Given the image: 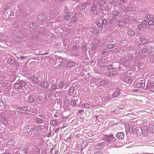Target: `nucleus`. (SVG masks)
Segmentation results:
<instances>
[{"label": "nucleus", "mask_w": 154, "mask_h": 154, "mask_svg": "<svg viewBox=\"0 0 154 154\" xmlns=\"http://www.w3.org/2000/svg\"><path fill=\"white\" fill-rule=\"evenodd\" d=\"M64 12L66 15L64 17V19L66 20H68L70 19L71 16L72 15L73 13L72 12H69L67 8L65 9Z\"/></svg>", "instance_id": "obj_1"}, {"label": "nucleus", "mask_w": 154, "mask_h": 154, "mask_svg": "<svg viewBox=\"0 0 154 154\" xmlns=\"http://www.w3.org/2000/svg\"><path fill=\"white\" fill-rule=\"evenodd\" d=\"M134 79L133 78V76L131 77L128 74L126 75L125 79V82L127 83H131Z\"/></svg>", "instance_id": "obj_2"}, {"label": "nucleus", "mask_w": 154, "mask_h": 154, "mask_svg": "<svg viewBox=\"0 0 154 154\" xmlns=\"http://www.w3.org/2000/svg\"><path fill=\"white\" fill-rule=\"evenodd\" d=\"M116 137L119 140L123 139L124 137V133L122 132L119 133L116 135Z\"/></svg>", "instance_id": "obj_3"}, {"label": "nucleus", "mask_w": 154, "mask_h": 154, "mask_svg": "<svg viewBox=\"0 0 154 154\" xmlns=\"http://www.w3.org/2000/svg\"><path fill=\"white\" fill-rule=\"evenodd\" d=\"M107 140L109 141H115L116 138L113 137V135L107 136L106 137Z\"/></svg>", "instance_id": "obj_4"}, {"label": "nucleus", "mask_w": 154, "mask_h": 154, "mask_svg": "<svg viewBox=\"0 0 154 154\" xmlns=\"http://www.w3.org/2000/svg\"><path fill=\"white\" fill-rule=\"evenodd\" d=\"M149 131L152 133L154 132V125L152 124H149L148 126Z\"/></svg>", "instance_id": "obj_5"}, {"label": "nucleus", "mask_w": 154, "mask_h": 154, "mask_svg": "<svg viewBox=\"0 0 154 154\" xmlns=\"http://www.w3.org/2000/svg\"><path fill=\"white\" fill-rule=\"evenodd\" d=\"M109 83L108 80L106 79H104L100 82V84L101 86H105L107 85Z\"/></svg>", "instance_id": "obj_6"}, {"label": "nucleus", "mask_w": 154, "mask_h": 154, "mask_svg": "<svg viewBox=\"0 0 154 154\" xmlns=\"http://www.w3.org/2000/svg\"><path fill=\"white\" fill-rule=\"evenodd\" d=\"M112 14L113 16H112V18L113 19H115V16H118L119 14V13L118 11L114 10L112 11Z\"/></svg>", "instance_id": "obj_7"}, {"label": "nucleus", "mask_w": 154, "mask_h": 154, "mask_svg": "<svg viewBox=\"0 0 154 154\" xmlns=\"http://www.w3.org/2000/svg\"><path fill=\"white\" fill-rule=\"evenodd\" d=\"M31 127L29 126L26 127L24 129V131L26 133H29L31 131Z\"/></svg>", "instance_id": "obj_8"}, {"label": "nucleus", "mask_w": 154, "mask_h": 154, "mask_svg": "<svg viewBox=\"0 0 154 154\" xmlns=\"http://www.w3.org/2000/svg\"><path fill=\"white\" fill-rule=\"evenodd\" d=\"M99 31V30L97 28H95L93 29L91 32L94 35H97L98 34Z\"/></svg>", "instance_id": "obj_9"}, {"label": "nucleus", "mask_w": 154, "mask_h": 154, "mask_svg": "<svg viewBox=\"0 0 154 154\" xmlns=\"http://www.w3.org/2000/svg\"><path fill=\"white\" fill-rule=\"evenodd\" d=\"M138 128H137L135 125L133 126L132 128L130 130V131L132 133L134 134L135 132H136V130Z\"/></svg>", "instance_id": "obj_10"}, {"label": "nucleus", "mask_w": 154, "mask_h": 154, "mask_svg": "<svg viewBox=\"0 0 154 154\" xmlns=\"http://www.w3.org/2000/svg\"><path fill=\"white\" fill-rule=\"evenodd\" d=\"M65 84L64 82L63 81H61L59 83L58 85V88H59L62 89L64 86Z\"/></svg>", "instance_id": "obj_11"}, {"label": "nucleus", "mask_w": 154, "mask_h": 154, "mask_svg": "<svg viewBox=\"0 0 154 154\" xmlns=\"http://www.w3.org/2000/svg\"><path fill=\"white\" fill-rule=\"evenodd\" d=\"M41 127L40 126H36L33 128V131L34 133H36L38 131H40L41 130Z\"/></svg>", "instance_id": "obj_12"}, {"label": "nucleus", "mask_w": 154, "mask_h": 154, "mask_svg": "<svg viewBox=\"0 0 154 154\" xmlns=\"http://www.w3.org/2000/svg\"><path fill=\"white\" fill-rule=\"evenodd\" d=\"M120 91H117L115 92L112 94V96L113 98L118 97L120 94Z\"/></svg>", "instance_id": "obj_13"}, {"label": "nucleus", "mask_w": 154, "mask_h": 154, "mask_svg": "<svg viewBox=\"0 0 154 154\" xmlns=\"http://www.w3.org/2000/svg\"><path fill=\"white\" fill-rule=\"evenodd\" d=\"M41 85L42 86L45 88H48L49 86L47 82H42Z\"/></svg>", "instance_id": "obj_14"}, {"label": "nucleus", "mask_w": 154, "mask_h": 154, "mask_svg": "<svg viewBox=\"0 0 154 154\" xmlns=\"http://www.w3.org/2000/svg\"><path fill=\"white\" fill-rule=\"evenodd\" d=\"M128 33L129 35L132 36H134L135 34V32L131 29L129 30L128 32Z\"/></svg>", "instance_id": "obj_15"}, {"label": "nucleus", "mask_w": 154, "mask_h": 154, "mask_svg": "<svg viewBox=\"0 0 154 154\" xmlns=\"http://www.w3.org/2000/svg\"><path fill=\"white\" fill-rule=\"evenodd\" d=\"M81 107L88 109L90 107V106L88 104H83L81 105Z\"/></svg>", "instance_id": "obj_16"}, {"label": "nucleus", "mask_w": 154, "mask_h": 154, "mask_svg": "<svg viewBox=\"0 0 154 154\" xmlns=\"http://www.w3.org/2000/svg\"><path fill=\"white\" fill-rule=\"evenodd\" d=\"M71 105L72 106H76L77 103L75 101V100L74 99H71Z\"/></svg>", "instance_id": "obj_17"}, {"label": "nucleus", "mask_w": 154, "mask_h": 154, "mask_svg": "<svg viewBox=\"0 0 154 154\" xmlns=\"http://www.w3.org/2000/svg\"><path fill=\"white\" fill-rule=\"evenodd\" d=\"M91 10L93 12V14L96 15L97 14V9L94 7H91Z\"/></svg>", "instance_id": "obj_18"}, {"label": "nucleus", "mask_w": 154, "mask_h": 154, "mask_svg": "<svg viewBox=\"0 0 154 154\" xmlns=\"http://www.w3.org/2000/svg\"><path fill=\"white\" fill-rule=\"evenodd\" d=\"M28 101L30 103H32L34 102V98L31 96H29L28 97Z\"/></svg>", "instance_id": "obj_19"}, {"label": "nucleus", "mask_w": 154, "mask_h": 154, "mask_svg": "<svg viewBox=\"0 0 154 154\" xmlns=\"http://www.w3.org/2000/svg\"><path fill=\"white\" fill-rule=\"evenodd\" d=\"M141 130L140 128H139L136 130L134 134H137L138 136H140L141 134Z\"/></svg>", "instance_id": "obj_20"}, {"label": "nucleus", "mask_w": 154, "mask_h": 154, "mask_svg": "<svg viewBox=\"0 0 154 154\" xmlns=\"http://www.w3.org/2000/svg\"><path fill=\"white\" fill-rule=\"evenodd\" d=\"M145 86V84L144 83H139L137 85V86L139 88L144 87Z\"/></svg>", "instance_id": "obj_21"}, {"label": "nucleus", "mask_w": 154, "mask_h": 154, "mask_svg": "<svg viewBox=\"0 0 154 154\" xmlns=\"http://www.w3.org/2000/svg\"><path fill=\"white\" fill-rule=\"evenodd\" d=\"M90 46L91 47V48L93 50L96 49L97 47L96 44L94 43H91L90 44Z\"/></svg>", "instance_id": "obj_22"}, {"label": "nucleus", "mask_w": 154, "mask_h": 154, "mask_svg": "<svg viewBox=\"0 0 154 154\" xmlns=\"http://www.w3.org/2000/svg\"><path fill=\"white\" fill-rule=\"evenodd\" d=\"M15 141L14 140H11L8 141V143L9 145H13L15 143Z\"/></svg>", "instance_id": "obj_23"}, {"label": "nucleus", "mask_w": 154, "mask_h": 154, "mask_svg": "<svg viewBox=\"0 0 154 154\" xmlns=\"http://www.w3.org/2000/svg\"><path fill=\"white\" fill-rule=\"evenodd\" d=\"M115 45L114 44H109L107 45V47L108 49L113 48L115 47Z\"/></svg>", "instance_id": "obj_24"}, {"label": "nucleus", "mask_w": 154, "mask_h": 154, "mask_svg": "<svg viewBox=\"0 0 154 154\" xmlns=\"http://www.w3.org/2000/svg\"><path fill=\"white\" fill-rule=\"evenodd\" d=\"M50 122L51 125L54 126H56L57 124V122L56 120H51Z\"/></svg>", "instance_id": "obj_25"}, {"label": "nucleus", "mask_w": 154, "mask_h": 154, "mask_svg": "<svg viewBox=\"0 0 154 154\" xmlns=\"http://www.w3.org/2000/svg\"><path fill=\"white\" fill-rule=\"evenodd\" d=\"M18 109L20 110L23 111H27V108L25 106H23V107H19L18 108Z\"/></svg>", "instance_id": "obj_26"}, {"label": "nucleus", "mask_w": 154, "mask_h": 154, "mask_svg": "<svg viewBox=\"0 0 154 154\" xmlns=\"http://www.w3.org/2000/svg\"><path fill=\"white\" fill-rule=\"evenodd\" d=\"M119 26L120 27H123L125 25L124 22L121 21H119L118 22Z\"/></svg>", "instance_id": "obj_27"}, {"label": "nucleus", "mask_w": 154, "mask_h": 154, "mask_svg": "<svg viewBox=\"0 0 154 154\" xmlns=\"http://www.w3.org/2000/svg\"><path fill=\"white\" fill-rule=\"evenodd\" d=\"M14 87L17 89H20V84H19V83H16L14 85Z\"/></svg>", "instance_id": "obj_28"}, {"label": "nucleus", "mask_w": 154, "mask_h": 154, "mask_svg": "<svg viewBox=\"0 0 154 154\" xmlns=\"http://www.w3.org/2000/svg\"><path fill=\"white\" fill-rule=\"evenodd\" d=\"M118 74V73L116 71H112L110 72V74L111 75H114Z\"/></svg>", "instance_id": "obj_29"}, {"label": "nucleus", "mask_w": 154, "mask_h": 154, "mask_svg": "<svg viewBox=\"0 0 154 154\" xmlns=\"http://www.w3.org/2000/svg\"><path fill=\"white\" fill-rule=\"evenodd\" d=\"M71 20L73 22H75L77 21V17L76 16H74L71 19Z\"/></svg>", "instance_id": "obj_30"}, {"label": "nucleus", "mask_w": 154, "mask_h": 154, "mask_svg": "<svg viewBox=\"0 0 154 154\" xmlns=\"http://www.w3.org/2000/svg\"><path fill=\"white\" fill-rule=\"evenodd\" d=\"M2 122L4 124H7L8 123V122L5 118H2L1 119Z\"/></svg>", "instance_id": "obj_31"}, {"label": "nucleus", "mask_w": 154, "mask_h": 154, "mask_svg": "<svg viewBox=\"0 0 154 154\" xmlns=\"http://www.w3.org/2000/svg\"><path fill=\"white\" fill-rule=\"evenodd\" d=\"M101 149L104 148V146L106 145V143H100Z\"/></svg>", "instance_id": "obj_32"}, {"label": "nucleus", "mask_w": 154, "mask_h": 154, "mask_svg": "<svg viewBox=\"0 0 154 154\" xmlns=\"http://www.w3.org/2000/svg\"><path fill=\"white\" fill-rule=\"evenodd\" d=\"M8 84V83L7 82H3L1 83V85L3 87H6Z\"/></svg>", "instance_id": "obj_33"}, {"label": "nucleus", "mask_w": 154, "mask_h": 154, "mask_svg": "<svg viewBox=\"0 0 154 154\" xmlns=\"http://www.w3.org/2000/svg\"><path fill=\"white\" fill-rule=\"evenodd\" d=\"M7 63L9 64L12 65L14 64V61L11 59H10L8 60Z\"/></svg>", "instance_id": "obj_34"}, {"label": "nucleus", "mask_w": 154, "mask_h": 154, "mask_svg": "<svg viewBox=\"0 0 154 154\" xmlns=\"http://www.w3.org/2000/svg\"><path fill=\"white\" fill-rule=\"evenodd\" d=\"M57 88V84H54L51 86V88L53 90H55Z\"/></svg>", "instance_id": "obj_35"}, {"label": "nucleus", "mask_w": 154, "mask_h": 154, "mask_svg": "<svg viewBox=\"0 0 154 154\" xmlns=\"http://www.w3.org/2000/svg\"><path fill=\"white\" fill-rule=\"evenodd\" d=\"M141 42L143 44H146L147 42V40L146 38H142L141 39Z\"/></svg>", "instance_id": "obj_36"}, {"label": "nucleus", "mask_w": 154, "mask_h": 154, "mask_svg": "<svg viewBox=\"0 0 154 154\" xmlns=\"http://www.w3.org/2000/svg\"><path fill=\"white\" fill-rule=\"evenodd\" d=\"M148 51V49L147 48H143L142 50L141 51L143 53H146Z\"/></svg>", "instance_id": "obj_37"}, {"label": "nucleus", "mask_w": 154, "mask_h": 154, "mask_svg": "<svg viewBox=\"0 0 154 154\" xmlns=\"http://www.w3.org/2000/svg\"><path fill=\"white\" fill-rule=\"evenodd\" d=\"M129 62L128 61H125L123 62L122 64L125 66H128L129 64Z\"/></svg>", "instance_id": "obj_38"}, {"label": "nucleus", "mask_w": 154, "mask_h": 154, "mask_svg": "<svg viewBox=\"0 0 154 154\" xmlns=\"http://www.w3.org/2000/svg\"><path fill=\"white\" fill-rule=\"evenodd\" d=\"M154 21L152 20H149L148 23V25L152 26L154 24Z\"/></svg>", "instance_id": "obj_39"}, {"label": "nucleus", "mask_w": 154, "mask_h": 154, "mask_svg": "<svg viewBox=\"0 0 154 154\" xmlns=\"http://www.w3.org/2000/svg\"><path fill=\"white\" fill-rule=\"evenodd\" d=\"M5 38L6 39L7 38H10V34L8 33H6L5 34Z\"/></svg>", "instance_id": "obj_40"}, {"label": "nucleus", "mask_w": 154, "mask_h": 154, "mask_svg": "<svg viewBox=\"0 0 154 154\" xmlns=\"http://www.w3.org/2000/svg\"><path fill=\"white\" fill-rule=\"evenodd\" d=\"M120 50L121 49L120 48H116L114 49L113 52L115 53L119 52L120 51Z\"/></svg>", "instance_id": "obj_41"}, {"label": "nucleus", "mask_w": 154, "mask_h": 154, "mask_svg": "<svg viewBox=\"0 0 154 154\" xmlns=\"http://www.w3.org/2000/svg\"><path fill=\"white\" fill-rule=\"evenodd\" d=\"M94 147L96 149H101L100 144L95 145L94 146Z\"/></svg>", "instance_id": "obj_42"}, {"label": "nucleus", "mask_w": 154, "mask_h": 154, "mask_svg": "<svg viewBox=\"0 0 154 154\" xmlns=\"http://www.w3.org/2000/svg\"><path fill=\"white\" fill-rule=\"evenodd\" d=\"M10 12L8 10H6L5 13V14H7V15H6V16L9 17L10 14Z\"/></svg>", "instance_id": "obj_43"}, {"label": "nucleus", "mask_w": 154, "mask_h": 154, "mask_svg": "<svg viewBox=\"0 0 154 154\" xmlns=\"http://www.w3.org/2000/svg\"><path fill=\"white\" fill-rule=\"evenodd\" d=\"M143 27V26L142 24H139L137 26V28L140 29H142Z\"/></svg>", "instance_id": "obj_44"}, {"label": "nucleus", "mask_w": 154, "mask_h": 154, "mask_svg": "<svg viewBox=\"0 0 154 154\" xmlns=\"http://www.w3.org/2000/svg\"><path fill=\"white\" fill-rule=\"evenodd\" d=\"M102 23L103 24L106 25L107 24V20L106 19H104L102 20Z\"/></svg>", "instance_id": "obj_45"}, {"label": "nucleus", "mask_w": 154, "mask_h": 154, "mask_svg": "<svg viewBox=\"0 0 154 154\" xmlns=\"http://www.w3.org/2000/svg\"><path fill=\"white\" fill-rule=\"evenodd\" d=\"M42 119L39 118H37L36 119V122L37 123L41 122H42Z\"/></svg>", "instance_id": "obj_46"}, {"label": "nucleus", "mask_w": 154, "mask_h": 154, "mask_svg": "<svg viewBox=\"0 0 154 154\" xmlns=\"http://www.w3.org/2000/svg\"><path fill=\"white\" fill-rule=\"evenodd\" d=\"M99 4L101 5H103L105 4V1L103 0L99 2Z\"/></svg>", "instance_id": "obj_47"}, {"label": "nucleus", "mask_w": 154, "mask_h": 154, "mask_svg": "<svg viewBox=\"0 0 154 154\" xmlns=\"http://www.w3.org/2000/svg\"><path fill=\"white\" fill-rule=\"evenodd\" d=\"M147 21H148L147 20H144L142 22V24L146 25L147 24Z\"/></svg>", "instance_id": "obj_48"}, {"label": "nucleus", "mask_w": 154, "mask_h": 154, "mask_svg": "<svg viewBox=\"0 0 154 154\" xmlns=\"http://www.w3.org/2000/svg\"><path fill=\"white\" fill-rule=\"evenodd\" d=\"M96 24L97 25V26L99 27H100L101 26V24L98 22H97L96 23Z\"/></svg>", "instance_id": "obj_49"}, {"label": "nucleus", "mask_w": 154, "mask_h": 154, "mask_svg": "<svg viewBox=\"0 0 154 154\" xmlns=\"http://www.w3.org/2000/svg\"><path fill=\"white\" fill-rule=\"evenodd\" d=\"M146 17L148 19H149L151 18V15L149 14H147L146 15Z\"/></svg>", "instance_id": "obj_50"}, {"label": "nucleus", "mask_w": 154, "mask_h": 154, "mask_svg": "<svg viewBox=\"0 0 154 154\" xmlns=\"http://www.w3.org/2000/svg\"><path fill=\"white\" fill-rule=\"evenodd\" d=\"M123 108H118V109H115L114 110V111H113L115 113H117V112H118V111H119V110L120 109H122Z\"/></svg>", "instance_id": "obj_51"}, {"label": "nucleus", "mask_w": 154, "mask_h": 154, "mask_svg": "<svg viewBox=\"0 0 154 154\" xmlns=\"http://www.w3.org/2000/svg\"><path fill=\"white\" fill-rule=\"evenodd\" d=\"M86 7V6L85 5H81V8L82 9H85V8Z\"/></svg>", "instance_id": "obj_52"}, {"label": "nucleus", "mask_w": 154, "mask_h": 154, "mask_svg": "<svg viewBox=\"0 0 154 154\" xmlns=\"http://www.w3.org/2000/svg\"><path fill=\"white\" fill-rule=\"evenodd\" d=\"M66 105L68 106H69L70 105L69 101L68 100H66Z\"/></svg>", "instance_id": "obj_53"}, {"label": "nucleus", "mask_w": 154, "mask_h": 154, "mask_svg": "<svg viewBox=\"0 0 154 154\" xmlns=\"http://www.w3.org/2000/svg\"><path fill=\"white\" fill-rule=\"evenodd\" d=\"M94 154H103L101 152L96 151L94 152Z\"/></svg>", "instance_id": "obj_54"}, {"label": "nucleus", "mask_w": 154, "mask_h": 154, "mask_svg": "<svg viewBox=\"0 0 154 154\" xmlns=\"http://www.w3.org/2000/svg\"><path fill=\"white\" fill-rule=\"evenodd\" d=\"M86 45H83L82 48L84 50H85L86 49Z\"/></svg>", "instance_id": "obj_55"}, {"label": "nucleus", "mask_w": 154, "mask_h": 154, "mask_svg": "<svg viewBox=\"0 0 154 154\" xmlns=\"http://www.w3.org/2000/svg\"><path fill=\"white\" fill-rule=\"evenodd\" d=\"M49 54V53H45L44 54H39V55H47V54Z\"/></svg>", "instance_id": "obj_56"}, {"label": "nucleus", "mask_w": 154, "mask_h": 154, "mask_svg": "<svg viewBox=\"0 0 154 154\" xmlns=\"http://www.w3.org/2000/svg\"><path fill=\"white\" fill-rule=\"evenodd\" d=\"M19 84H20V87L21 88L22 86H23V85H24V83H22L21 82L19 83Z\"/></svg>", "instance_id": "obj_57"}, {"label": "nucleus", "mask_w": 154, "mask_h": 154, "mask_svg": "<svg viewBox=\"0 0 154 154\" xmlns=\"http://www.w3.org/2000/svg\"><path fill=\"white\" fill-rule=\"evenodd\" d=\"M82 112H84V110H81L79 111H78V113L79 114H80Z\"/></svg>", "instance_id": "obj_58"}, {"label": "nucleus", "mask_w": 154, "mask_h": 154, "mask_svg": "<svg viewBox=\"0 0 154 154\" xmlns=\"http://www.w3.org/2000/svg\"><path fill=\"white\" fill-rule=\"evenodd\" d=\"M108 51H104V52H103L102 53V55H104V54L105 53H108Z\"/></svg>", "instance_id": "obj_59"}, {"label": "nucleus", "mask_w": 154, "mask_h": 154, "mask_svg": "<svg viewBox=\"0 0 154 154\" xmlns=\"http://www.w3.org/2000/svg\"><path fill=\"white\" fill-rule=\"evenodd\" d=\"M151 19L152 21H153L154 22V15L152 16L151 17Z\"/></svg>", "instance_id": "obj_60"}, {"label": "nucleus", "mask_w": 154, "mask_h": 154, "mask_svg": "<svg viewBox=\"0 0 154 154\" xmlns=\"http://www.w3.org/2000/svg\"><path fill=\"white\" fill-rule=\"evenodd\" d=\"M151 84L152 86H154V82H151Z\"/></svg>", "instance_id": "obj_61"}, {"label": "nucleus", "mask_w": 154, "mask_h": 154, "mask_svg": "<svg viewBox=\"0 0 154 154\" xmlns=\"http://www.w3.org/2000/svg\"><path fill=\"white\" fill-rule=\"evenodd\" d=\"M20 57L22 58H24L26 57H25V56H23V57L21 56Z\"/></svg>", "instance_id": "obj_62"}, {"label": "nucleus", "mask_w": 154, "mask_h": 154, "mask_svg": "<svg viewBox=\"0 0 154 154\" xmlns=\"http://www.w3.org/2000/svg\"><path fill=\"white\" fill-rule=\"evenodd\" d=\"M3 154H11L8 152H5V153H3Z\"/></svg>", "instance_id": "obj_63"}, {"label": "nucleus", "mask_w": 154, "mask_h": 154, "mask_svg": "<svg viewBox=\"0 0 154 154\" xmlns=\"http://www.w3.org/2000/svg\"><path fill=\"white\" fill-rule=\"evenodd\" d=\"M17 58L18 59H19V57H17Z\"/></svg>", "instance_id": "obj_64"}]
</instances>
